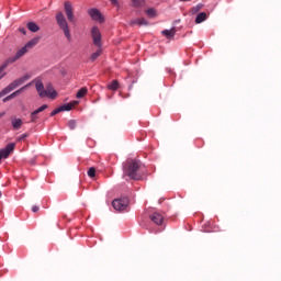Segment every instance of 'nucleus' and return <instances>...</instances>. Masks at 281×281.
I'll use <instances>...</instances> for the list:
<instances>
[{
	"instance_id": "32",
	"label": "nucleus",
	"mask_w": 281,
	"mask_h": 281,
	"mask_svg": "<svg viewBox=\"0 0 281 281\" xmlns=\"http://www.w3.org/2000/svg\"><path fill=\"white\" fill-rule=\"evenodd\" d=\"M27 137H29L27 133H24L16 138V142H23V139H27Z\"/></svg>"
},
{
	"instance_id": "9",
	"label": "nucleus",
	"mask_w": 281,
	"mask_h": 281,
	"mask_svg": "<svg viewBox=\"0 0 281 281\" xmlns=\"http://www.w3.org/2000/svg\"><path fill=\"white\" fill-rule=\"evenodd\" d=\"M35 89L40 95V98H47V91H45V85L40 79H35Z\"/></svg>"
},
{
	"instance_id": "31",
	"label": "nucleus",
	"mask_w": 281,
	"mask_h": 281,
	"mask_svg": "<svg viewBox=\"0 0 281 281\" xmlns=\"http://www.w3.org/2000/svg\"><path fill=\"white\" fill-rule=\"evenodd\" d=\"M47 104H43L42 106H40L38 109L35 110V113L38 115V113H43V111H45V109H47Z\"/></svg>"
},
{
	"instance_id": "23",
	"label": "nucleus",
	"mask_w": 281,
	"mask_h": 281,
	"mask_svg": "<svg viewBox=\"0 0 281 281\" xmlns=\"http://www.w3.org/2000/svg\"><path fill=\"white\" fill-rule=\"evenodd\" d=\"M88 89H87V87H82L81 89H79L78 91H77V94H76V98H78L79 100L80 99H82V97L86 94V93H88Z\"/></svg>"
},
{
	"instance_id": "11",
	"label": "nucleus",
	"mask_w": 281,
	"mask_h": 281,
	"mask_svg": "<svg viewBox=\"0 0 281 281\" xmlns=\"http://www.w3.org/2000/svg\"><path fill=\"white\" fill-rule=\"evenodd\" d=\"M64 9L66 12V16L70 23H74V7L71 5V2L67 1L64 3Z\"/></svg>"
},
{
	"instance_id": "42",
	"label": "nucleus",
	"mask_w": 281,
	"mask_h": 281,
	"mask_svg": "<svg viewBox=\"0 0 281 281\" xmlns=\"http://www.w3.org/2000/svg\"><path fill=\"white\" fill-rule=\"evenodd\" d=\"M1 196H2V193H1V191H0V199H1Z\"/></svg>"
},
{
	"instance_id": "6",
	"label": "nucleus",
	"mask_w": 281,
	"mask_h": 281,
	"mask_svg": "<svg viewBox=\"0 0 281 281\" xmlns=\"http://www.w3.org/2000/svg\"><path fill=\"white\" fill-rule=\"evenodd\" d=\"M91 37L95 47H102V33H100V29H98V26H93L91 29Z\"/></svg>"
},
{
	"instance_id": "36",
	"label": "nucleus",
	"mask_w": 281,
	"mask_h": 281,
	"mask_svg": "<svg viewBox=\"0 0 281 281\" xmlns=\"http://www.w3.org/2000/svg\"><path fill=\"white\" fill-rule=\"evenodd\" d=\"M38 210H40V207L36 206V205H34V206L32 207V212H34V213L38 212Z\"/></svg>"
},
{
	"instance_id": "28",
	"label": "nucleus",
	"mask_w": 281,
	"mask_h": 281,
	"mask_svg": "<svg viewBox=\"0 0 281 281\" xmlns=\"http://www.w3.org/2000/svg\"><path fill=\"white\" fill-rule=\"evenodd\" d=\"M37 120H38V114L36 113V110H34V111L31 113V122L36 123Z\"/></svg>"
},
{
	"instance_id": "34",
	"label": "nucleus",
	"mask_w": 281,
	"mask_h": 281,
	"mask_svg": "<svg viewBox=\"0 0 281 281\" xmlns=\"http://www.w3.org/2000/svg\"><path fill=\"white\" fill-rule=\"evenodd\" d=\"M19 32H21V34H23L25 36V34H27V31L25 30V27H20Z\"/></svg>"
},
{
	"instance_id": "26",
	"label": "nucleus",
	"mask_w": 281,
	"mask_h": 281,
	"mask_svg": "<svg viewBox=\"0 0 281 281\" xmlns=\"http://www.w3.org/2000/svg\"><path fill=\"white\" fill-rule=\"evenodd\" d=\"M147 16H149L150 19H155V16H157V11L155 9H148L146 11Z\"/></svg>"
},
{
	"instance_id": "27",
	"label": "nucleus",
	"mask_w": 281,
	"mask_h": 281,
	"mask_svg": "<svg viewBox=\"0 0 281 281\" xmlns=\"http://www.w3.org/2000/svg\"><path fill=\"white\" fill-rule=\"evenodd\" d=\"M102 55V49L99 47V49L91 55V60H97L99 56Z\"/></svg>"
},
{
	"instance_id": "3",
	"label": "nucleus",
	"mask_w": 281,
	"mask_h": 281,
	"mask_svg": "<svg viewBox=\"0 0 281 281\" xmlns=\"http://www.w3.org/2000/svg\"><path fill=\"white\" fill-rule=\"evenodd\" d=\"M56 22L59 29L64 32L67 41H71V31H69V23H67V19L65 18V14H63V12L59 11L56 14Z\"/></svg>"
},
{
	"instance_id": "12",
	"label": "nucleus",
	"mask_w": 281,
	"mask_h": 281,
	"mask_svg": "<svg viewBox=\"0 0 281 281\" xmlns=\"http://www.w3.org/2000/svg\"><path fill=\"white\" fill-rule=\"evenodd\" d=\"M44 91H46V98H49L50 100H55L56 95H58V92L54 90V86H52V83H47Z\"/></svg>"
},
{
	"instance_id": "13",
	"label": "nucleus",
	"mask_w": 281,
	"mask_h": 281,
	"mask_svg": "<svg viewBox=\"0 0 281 281\" xmlns=\"http://www.w3.org/2000/svg\"><path fill=\"white\" fill-rule=\"evenodd\" d=\"M150 221L155 223V225H164V215L159 213H154L149 216Z\"/></svg>"
},
{
	"instance_id": "2",
	"label": "nucleus",
	"mask_w": 281,
	"mask_h": 281,
	"mask_svg": "<svg viewBox=\"0 0 281 281\" xmlns=\"http://www.w3.org/2000/svg\"><path fill=\"white\" fill-rule=\"evenodd\" d=\"M31 78H32V76L24 75L23 77L15 79L9 86H7L4 89H2L0 91V98L8 95V93H12V91H14V89H19V87H21V85H25V82H27V80H30Z\"/></svg>"
},
{
	"instance_id": "29",
	"label": "nucleus",
	"mask_w": 281,
	"mask_h": 281,
	"mask_svg": "<svg viewBox=\"0 0 281 281\" xmlns=\"http://www.w3.org/2000/svg\"><path fill=\"white\" fill-rule=\"evenodd\" d=\"M88 177H90L91 179H93V177H95V168H93V167L89 168Z\"/></svg>"
},
{
	"instance_id": "10",
	"label": "nucleus",
	"mask_w": 281,
	"mask_h": 281,
	"mask_svg": "<svg viewBox=\"0 0 281 281\" xmlns=\"http://www.w3.org/2000/svg\"><path fill=\"white\" fill-rule=\"evenodd\" d=\"M32 83L25 85L22 88H20L19 90L12 92L11 94H9L8 97H5L2 102H10V100H14V98H16V95H21V93H23V91H25V89H29V87Z\"/></svg>"
},
{
	"instance_id": "7",
	"label": "nucleus",
	"mask_w": 281,
	"mask_h": 281,
	"mask_svg": "<svg viewBox=\"0 0 281 281\" xmlns=\"http://www.w3.org/2000/svg\"><path fill=\"white\" fill-rule=\"evenodd\" d=\"M14 148H16V144L9 143L4 148L0 149V161L1 159H8L14 153Z\"/></svg>"
},
{
	"instance_id": "15",
	"label": "nucleus",
	"mask_w": 281,
	"mask_h": 281,
	"mask_svg": "<svg viewBox=\"0 0 281 281\" xmlns=\"http://www.w3.org/2000/svg\"><path fill=\"white\" fill-rule=\"evenodd\" d=\"M161 34L162 36H166V38H175V34H177V29L171 27L170 30H164Z\"/></svg>"
},
{
	"instance_id": "37",
	"label": "nucleus",
	"mask_w": 281,
	"mask_h": 281,
	"mask_svg": "<svg viewBox=\"0 0 281 281\" xmlns=\"http://www.w3.org/2000/svg\"><path fill=\"white\" fill-rule=\"evenodd\" d=\"M150 232V234H159V232H161V231H149Z\"/></svg>"
},
{
	"instance_id": "4",
	"label": "nucleus",
	"mask_w": 281,
	"mask_h": 281,
	"mask_svg": "<svg viewBox=\"0 0 281 281\" xmlns=\"http://www.w3.org/2000/svg\"><path fill=\"white\" fill-rule=\"evenodd\" d=\"M41 42V37H34L33 40L29 41L22 48H20L15 56H13V60H19V58H23L30 49L36 47L38 43Z\"/></svg>"
},
{
	"instance_id": "41",
	"label": "nucleus",
	"mask_w": 281,
	"mask_h": 281,
	"mask_svg": "<svg viewBox=\"0 0 281 281\" xmlns=\"http://www.w3.org/2000/svg\"><path fill=\"white\" fill-rule=\"evenodd\" d=\"M180 1H191V0H180Z\"/></svg>"
},
{
	"instance_id": "18",
	"label": "nucleus",
	"mask_w": 281,
	"mask_h": 281,
	"mask_svg": "<svg viewBox=\"0 0 281 281\" xmlns=\"http://www.w3.org/2000/svg\"><path fill=\"white\" fill-rule=\"evenodd\" d=\"M12 63H16V60L13 57H9L1 66L0 71H3L8 68V65H12Z\"/></svg>"
},
{
	"instance_id": "24",
	"label": "nucleus",
	"mask_w": 281,
	"mask_h": 281,
	"mask_svg": "<svg viewBox=\"0 0 281 281\" xmlns=\"http://www.w3.org/2000/svg\"><path fill=\"white\" fill-rule=\"evenodd\" d=\"M133 8H144V0H131Z\"/></svg>"
},
{
	"instance_id": "20",
	"label": "nucleus",
	"mask_w": 281,
	"mask_h": 281,
	"mask_svg": "<svg viewBox=\"0 0 281 281\" xmlns=\"http://www.w3.org/2000/svg\"><path fill=\"white\" fill-rule=\"evenodd\" d=\"M27 29L30 30V32H38V30H41L38 24H36L35 22H29Z\"/></svg>"
},
{
	"instance_id": "22",
	"label": "nucleus",
	"mask_w": 281,
	"mask_h": 281,
	"mask_svg": "<svg viewBox=\"0 0 281 281\" xmlns=\"http://www.w3.org/2000/svg\"><path fill=\"white\" fill-rule=\"evenodd\" d=\"M72 109H74L72 103H65V104L59 106L60 113H63V111H71Z\"/></svg>"
},
{
	"instance_id": "25",
	"label": "nucleus",
	"mask_w": 281,
	"mask_h": 281,
	"mask_svg": "<svg viewBox=\"0 0 281 281\" xmlns=\"http://www.w3.org/2000/svg\"><path fill=\"white\" fill-rule=\"evenodd\" d=\"M200 10H203V4L200 3L191 9V14H196L200 12Z\"/></svg>"
},
{
	"instance_id": "14",
	"label": "nucleus",
	"mask_w": 281,
	"mask_h": 281,
	"mask_svg": "<svg viewBox=\"0 0 281 281\" xmlns=\"http://www.w3.org/2000/svg\"><path fill=\"white\" fill-rule=\"evenodd\" d=\"M11 125L14 131H19L23 126V120L13 117L11 119Z\"/></svg>"
},
{
	"instance_id": "1",
	"label": "nucleus",
	"mask_w": 281,
	"mask_h": 281,
	"mask_svg": "<svg viewBox=\"0 0 281 281\" xmlns=\"http://www.w3.org/2000/svg\"><path fill=\"white\" fill-rule=\"evenodd\" d=\"M137 170H139V162L131 161L123 164V175L134 181H139V175H137Z\"/></svg>"
},
{
	"instance_id": "16",
	"label": "nucleus",
	"mask_w": 281,
	"mask_h": 281,
	"mask_svg": "<svg viewBox=\"0 0 281 281\" xmlns=\"http://www.w3.org/2000/svg\"><path fill=\"white\" fill-rule=\"evenodd\" d=\"M130 25H139V26H142V25H148V22H147V20L146 19H144V18H138V19H134V20H132L131 22H130Z\"/></svg>"
},
{
	"instance_id": "39",
	"label": "nucleus",
	"mask_w": 281,
	"mask_h": 281,
	"mask_svg": "<svg viewBox=\"0 0 281 281\" xmlns=\"http://www.w3.org/2000/svg\"><path fill=\"white\" fill-rule=\"evenodd\" d=\"M69 104H74V106H76V104H78V101H72Z\"/></svg>"
},
{
	"instance_id": "17",
	"label": "nucleus",
	"mask_w": 281,
	"mask_h": 281,
	"mask_svg": "<svg viewBox=\"0 0 281 281\" xmlns=\"http://www.w3.org/2000/svg\"><path fill=\"white\" fill-rule=\"evenodd\" d=\"M207 20V13L205 12H201L196 15L195 18V23L196 24H200V23H203V21H206Z\"/></svg>"
},
{
	"instance_id": "35",
	"label": "nucleus",
	"mask_w": 281,
	"mask_h": 281,
	"mask_svg": "<svg viewBox=\"0 0 281 281\" xmlns=\"http://www.w3.org/2000/svg\"><path fill=\"white\" fill-rule=\"evenodd\" d=\"M110 3H112V5H119V1L117 0H110Z\"/></svg>"
},
{
	"instance_id": "30",
	"label": "nucleus",
	"mask_w": 281,
	"mask_h": 281,
	"mask_svg": "<svg viewBox=\"0 0 281 281\" xmlns=\"http://www.w3.org/2000/svg\"><path fill=\"white\" fill-rule=\"evenodd\" d=\"M68 127L74 131L76 128V120L68 121Z\"/></svg>"
},
{
	"instance_id": "40",
	"label": "nucleus",
	"mask_w": 281,
	"mask_h": 281,
	"mask_svg": "<svg viewBox=\"0 0 281 281\" xmlns=\"http://www.w3.org/2000/svg\"><path fill=\"white\" fill-rule=\"evenodd\" d=\"M3 115H5V112L0 113V119L3 117Z\"/></svg>"
},
{
	"instance_id": "38",
	"label": "nucleus",
	"mask_w": 281,
	"mask_h": 281,
	"mask_svg": "<svg viewBox=\"0 0 281 281\" xmlns=\"http://www.w3.org/2000/svg\"><path fill=\"white\" fill-rule=\"evenodd\" d=\"M5 76L4 72L0 71V80Z\"/></svg>"
},
{
	"instance_id": "21",
	"label": "nucleus",
	"mask_w": 281,
	"mask_h": 281,
	"mask_svg": "<svg viewBox=\"0 0 281 281\" xmlns=\"http://www.w3.org/2000/svg\"><path fill=\"white\" fill-rule=\"evenodd\" d=\"M119 87L120 82L117 80H113L111 83L108 85V89H110V91H117Z\"/></svg>"
},
{
	"instance_id": "8",
	"label": "nucleus",
	"mask_w": 281,
	"mask_h": 281,
	"mask_svg": "<svg viewBox=\"0 0 281 281\" xmlns=\"http://www.w3.org/2000/svg\"><path fill=\"white\" fill-rule=\"evenodd\" d=\"M89 16L92 19V21H98L99 23H104V16L98 9H89L88 10Z\"/></svg>"
},
{
	"instance_id": "5",
	"label": "nucleus",
	"mask_w": 281,
	"mask_h": 281,
	"mask_svg": "<svg viewBox=\"0 0 281 281\" xmlns=\"http://www.w3.org/2000/svg\"><path fill=\"white\" fill-rule=\"evenodd\" d=\"M112 207H114L116 212H124L126 207H128V199L126 196L114 199L112 201Z\"/></svg>"
},
{
	"instance_id": "33",
	"label": "nucleus",
	"mask_w": 281,
	"mask_h": 281,
	"mask_svg": "<svg viewBox=\"0 0 281 281\" xmlns=\"http://www.w3.org/2000/svg\"><path fill=\"white\" fill-rule=\"evenodd\" d=\"M58 113H60V108H56L55 110H53L50 112V117H54V115H58Z\"/></svg>"
},
{
	"instance_id": "19",
	"label": "nucleus",
	"mask_w": 281,
	"mask_h": 281,
	"mask_svg": "<svg viewBox=\"0 0 281 281\" xmlns=\"http://www.w3.org/2000/svg\"><path fill=\"white\" fill-rule=\"evenodd\" d=\"M12 63H16V60L13 57H9L1 66L0 71H3L8 68V65H12Z\"/></svg>"
}]
</instances>
